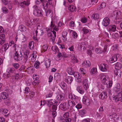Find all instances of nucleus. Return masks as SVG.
Wrapping results in <instances>:
<instances>
[{"label": "nucleus", "instance_id": "obj_1", "mask_svg": "<svg viewBox=\"0 0 122 122\" xmlns=\"http://www.w3.org/2000/svg\"><path fill=\"white\" fill-rule=\"evenodd\" d=\"M33 14L34 15L36 16H40L42 15L43 11L41 10L38 9L37 6L35 5L33 7Z\"/></svg>", "mask_w": 122, "mask_h": 122}, {"label": "nucleus", "instance_id": "obj_2", "mask_svg": "<svg viewBox=\"0 0 122 122\" xmlns=\"http://www.w3.org/2000/svg\"><path fill=\"white\" fill-rule=\"evenodd\" d=\"M101 80L104 84H107L109 80L108 77L107 75L102 74L101 77Z\"/></svg>", "mask_w": 122, "mask_h": 122}, {"label": "nucleus", "instance_id": "obj_3", "mask_svg": "<svg viewBox=\"0 0 122 122\" xmlns=\"http://www.w3.org/2000/svg\"><path fill=\"white\" fill-rule=\"evenodd\" d=\"M36 20L33 19H30L28 17L26 19L25 23L28 26L29 25H32L35 24Z\"/></svg>", "mask_w": 122, "mask_h": 122}, {"label": "nucleus", "instance_id": "obj_4", "mask_svg": "<svg viewBox=\"0 0 122 122\" xmlns=\"http://www.w3.org/2000/svg\"><path fill=\"white\" fill-rule=\"evenodd\" d=\"M59 107L62 110H66L69 108L68 103L67 102H64L61 103L59 106Z\"/></svg>", "mask_w": 122, "mask_h": 122}, {"label": "nucleus", "instance_id": "obj_5", "mask_svg": "<svg viewBox=\"0 0 122 122\" xmlns=\"http://www.w3.org/2000/svg\"><path fill=\"white\" fill-rule=\"evenodd\" d=\"M71 75H73L74 76H75V79L76 81L79 83H80L81 82L82 79L81 76L80 75L77 73H75L74 72H72L71 74L70 73Z\"/></svg>", "mask_w": 122, "mask_h": 122}, {"label": "nucleus", "instance_id": "obj_6", "mask_svg": "<svg viewBox=\"0 0 122 122\" xmlns=\"http://www.w3.org/2000/svg\"><path fill=\"white\" fill-rule=\"evenodd\" d=\"M14 59L16 61L21 60L22 59V55L21 53H20V54H18L16 52L14 56Z\"/></svg>", "mask_w": 122, "mask_h": 122}, {"label": "nucleus", "instance_id": "obj_7", "mask_svg": "<svg viewBox=\"0 0 122 122\" xmlns=\"http://www.w3.org/2000/svg\"><path fill=\"white\" fill-rule=\"evenodd\" d=\"M39 76L36 74L33 75V78L34 80V81L32 83V84L34 86H35L36 84H38L40 82V81L38 80Z\"/></svg>", "mask_w": 122, "mask_h": 122}, {"label": "nucleus", "instance_id": "obj_8", "mask_svg": "<svg viewBox=\"0 0 122 122\" xmlns=\"http://www.w3.org/2000/svg\"><path fill=\"white\" fill-rule=\"evenodd\" d=\"M82 101L83 103L87 106L90 104L89 98L85 95L83 97Z\"/></svg>", "mask_w": 122, "mask_h": 122}, {"label": "nucleus", "instance_id": "obj_9", "mask_svg": "<svg viewBox=\"0 0 122 122\" xmlns=\"http://www.w3.org/2000/svg\"><path fill=\"white\" fill-rule=\"evenodd\" d=\"M99 68L101 71L105 72L107 71L108 67L107 65L106 64L102 63L100 65Z\"/></svg>", "mask_w": 122, "mask_h": 122}, {"label": "nucleus", "instance_id": "obj_10", "mask_svg": "<svg viewBox=\"0 0 122 122\" xmlns=\"http://www.w3.org/2000/svg\"><path fill=\"white\" fill-rule=\"evenodd\" d=\"M120 86L119 83L116 84L113 88L114 92L117 94L119 93H122L120 91Z\"/></svg>", "mask_w": 122, "mask_h": 122}, {"label": "nucleus", "instance_id": "obj_11", "mask_svg": "<svg viewBox=\"0 0 122 122\" xmlns=\"http://www.w3.org/2000/svg\"><path fill=\"white\" fill-rule=\"evenodd\" d=\"M107 29L110 32H115L116 30V25H109L108 26Z\"/></svg>", "mask_w": 122, "mask_h": 122}, {"label": "nucleus", "instance_id": "obj_12", "mask_svg": "<svg viewBox=\"0 0 122 122\" xmlns=\"http://www.w3.org/2000/svg\"><path fill=\"white\" fill-rule=\"evenodd\" d=\"M117 94L114 96L113 98V100L116 102L120 101V98L122 97V93H117Z\"/></svg>", "mask_w": 122, "mask_h": 122}, {"label": "nucleus", "instance_id": "obj_13", "mask_svg": "<svg viewBox=\"0 0 122 122\" xmlns=\"http://www.w3.org/2000/svg\"><path fill=\"white\" fill-rule=\"evenodd\" d=\"M29 51L26 50L23 54V61L25 63H26L28 59L29 55Z\"/></svg>", "mask_w": 122, "mask_h": 122}, {"label": "nucleus", "instance_id": "obj_14", "mask_svg": "<svg viewBox=\"0 0 122 122\" xmlns=\"http://www.w3.org/2000/svg\"><path fill=\"white\" fill-rule=\"evenodd\" d=\"M119 55L118 54H115L110 59V62L111 63L114 62L116 61L119 58Z\"/></svg>", "mask_w": 122, "mask_h": 122}, {"label": "nucleus", "instance_id": "obj_15", "mask_svg": "<svg viewBox=\"0 0 122 122\" xmlns=\"http://www.w3.org/2000/svg\"><path fill=\"white\" fill-rule=\"evenodd\" d=\"M109 23L110 20L109 18L106 17L103 19L102 23L104 26L106 27L109 24Z\"/></svg>", "mask_w": 122, "mask_h": 122}, {"label": "nucleus", "instance_id": "obj_16", "mask_svg": "<svg viewBox=\"0 0 122 122\" xmlns=\"http://www.w3.org/2000/svg\"><path fill=\"white\" fill-rule=\"evenodd\" d=\"M4 34H2L0 36V44L1 45L4 44L6 40Z\"/></svg>", "mask_w": 122, "mask_h": 122}, {"label": "nucleus", "instance_id": "obj_17", "mask_svg": "<svg viewBox=\"0 0 122 122\" xmlns=\"http://www.w3.org/2000/svg\"><path fill=\"white\" fill-rule=\"evenodd\" d=\"M107 97V93L105 92H101L99 96V98L102 99L106 98Z\"/></svg>", "mask_w": 122, "mask_h": 122}, {"label": "nucleus", "instance_id": "obj_18", "mask_svg": "<svg viewBox=\"0 0 122 122\" xmlns=\"http://www.w3.org/2000/svg\"><path fill=\"white\" fill-rule=\"evenodd\" d=\"M88 81L86 79H85L84 80L83 84L85 89L87 90L89 88V86L88 85Z\"/></svg>", "mask_w": 122, "mask_h": 122}, {"label": "nucleus", "instance_id": "obj_19", "mask_svg": "<svg viewBox=\"0 0 122 122\" xmlns=\"http://www.w3.org/2000/svg\"><path fill=\"white\" fill-rule=\"evenodd\" d=\"M58 27V26H55V27L53 28V31H52V33L54 35V37H52L53 38L51 37V39L53 40H55L56 36V32L55 31H54V30L57 31L59 30V29L57 28Z\"/></svg>", "mask_w": 122, "mask_h": 122}, {"label": "nucleus", "instance_id": "obj_20", "mask_svg": "<svg viewBox=\"0 0 122 122\" xmlns=\"http://www.w3.org/2000/svg\"><path fill=\"white\" fill-rule=\"evenodd\" d=\"M82 65L84 67H87L91 66V63L89 61H85L82 63Z\"/></svg>", "mask_w": 122, "mask_h": 122}, {"label": "nucleus", "instance_id": "obj_21", "mask_svg": "<svg viewBox=\"0 0 122 122\" xmlns=\"http://www.w3.org/2000/svg\"><path fill=\"white\" fill-rule=\"evenodd\" d=\"M73 78L72 77L70 76H68L66 77V78L65 80V81L68 84H70L73 80Z\"/></svg>", "mask_w": 122, "mask_h": 122}, {"label": "nucleus", "instance_id": "obj_22", "mask_svg": "<svg viewBox=\"0 0 122 122\" xmlns=\"http://www.w3.org/2000/svg\"><path fill=\"white\" fill-rule=\"evenodd\" d=\"M64 94L63 93L58 95L56 97V98L59 101H62L64 99Z\"/></svg>", "mask_w": 122, "mask_h": 122}, {"label": "nucleus", "instance_id": "obj_23", "mask_svg": "<svg viewBox=\"0 0 122 122\" xmlns=\"http://www.w3.org/2000/svg\"><path fill=\"white\" fill-rule=\"evenodd\" d=\"M46 0V3H45V6H44V9H47L48 7V5H51L52 4V0Z\"/></svg>", "mask_w": 122, "mask_h": 122}, {"label": "nucleus", "instance_id": "obj_24", "mask_svg": "<svg viewBox=\"0 0 122 122\" xmlns=\"http://www.w3.org/2000/svg\"><path fill=\"white\" fill-rule=\"evenodd\" d=\"M114 74L116 76H118L120 77L121 75L122 74V72L120 70L116 69L114 71Z\"/></svg>", "mask_w": 122, "mask_h": 122}, {"label": "nucleus", "instance_id": "obj_25", "mask_svg": "<svg viewBox=\"0 0 122 122\" xmlns=\"http://www.w3.org/2000/svg\"><path fill=\"white\" fill-rule=\"evenodd\" d=\"M85 43L83 42L79 43L78 46V50L81 51L82 48H84L85 47Z\"/></svg>", "mask_w": 122, "mask_h": 122}, {"label": "nucleus", "instance_id": "obj_26", "mask_svg": "<svg viewBox=\"0 0 122 122\" xmlns=\"http://www.w3.org/2000/svg\"><path fill=\"white\" fill-rule=\"evenodd\" d=\"M60 86L63 89L65 90L67 88V86L66 84L64 82H61L60 84Z\"/></svg>", "mask_w": 122, "mask_h": 122}, {"label": "nucleus", "instance_id": "obj_27", "mask_svg": "<svg viewBox=\"0 0 122 122\" xmlns=\"http://www.w3.org/2000/svg\"><path fill=\"white\" fill-rule=\"evenodd\" d=\"M69 97L70 99L72 100L73 101L77 100L78 99V97L73 94L72 95V94L70 93L69 94Z\"/></svg>", "mask_w": 122, "mask_h": 122}, {"label": "nucleus", "instance_id": "obj_28", "mask_svg": "<svg viewBox=\"0 0 122 122\" xmlns=\"http://www.w3.org/2000/svg\"><path fill=\"white\" fill-rule=\"evenodd\" d=\"M68 10L70 11L74 12L76 11V9L75 7L73 5H70L68 7Z\"/></svg>", "mask_w": 122, "mask_h": 122}, {"label": "nucleus", "instance_id": "obj_29", "mask_svg": "<svg viewBox=\"0 0 122 122\" xmlns=\"http://www.w3.org/2000/svg\"><path fill=\"white\" fill-rule=\"evenodd\" d=\"M67 34V33L66 31H64L62 33V39L64 41H66L67 40L66 36Z\"/></svg>", "mask_w": 122, "mask_h": 122}, {"label": "nucleus", "instance_id": "obj_30", "mask_svg": "<svg viewBox=\"0 0 122 122\" xmlns=\"http://www.w3.org/2000/svg\"><path fill=\"white\" fill-rule=\"evenodd\" d=\"M122 65L121 63L117 62L115 64V68L116 69L120 70L122 67Z\"/></svg>", "mask_w": 122, "mask_h": 122}, {"label": "nucleus", "instance_id": "obj_31", "mask_svg": "<svg viewBox=\"0 0 122 122\" xmlns=\"http://www.w3.org/2000/svg\"><path fill=\"white\" fill-rule=\"evenodd\" d=\"M86 112V111L85 109H82L80 110L79 112L80 115L81 117H83L85 116V114Z\"/></svg>", "mask_w": 122, "mask_h": 122}, {"label": "nucleus", "instance_id": "obj_32", "mask_svg": "<svg viewBox=\"0 0 122 122\" xmlns=\"http://www.w3.org/2000/svg\"><path fill=\"white\" fill-rule=\"evenodd\" d=\"M51 60L49 59H48L45 61V64L46 67L50 66V64Z\"/></svg>", "mask_w": 122, "mask_h": 122}, {"label": "nucleus", "instance_id": "obj_33", "mask_svg": "<svg viewBox=\"0 0 122 122\" xmlns=\"http://www.w3.org/2000/svg\"><path fill=\"white\" fill-rule=\"evenodd\" d=\"M76 90L77 91L81 94H82L84 92V91L82 89L81 87V86L77 87V88Z\"/></svg>", "mask_w": 122, "mask_h": 122}, {"label": "nucleus", "instance_id": "obj_34", "mask_svg": "<svg viewBox=\"0 0 122 122\" xmlns=\"http://www.w3.org/2000/svg\"><path fill=\"white\" fill-rule=\"evenodd\" d=\"M52 12L51 10H47L46 12V15L49 16H52Z\"/></svg>", "mask_w": 122, "mask_h": 122}, {"label": "nucleus", "instance_id": "obj_35", "mask_svg": "<svg viewBox=\"0 0 122 122\" xmlns=\"http://www.w3.org/2000/svg\"><path fill=\"white\" fill-rule=\"evenodd\" d=\"M8 112V111L6 109L2 108L0 110V113L2 114H7Z\"/></svg>", "mask_w": 122, "mask_h": 122}, {"label": "nucleus", "instance_id": "obj_36", "mask_svg": "<svg viewBox=\"0 0 122 122\" xmlns=\"http://www.w3.org/2000/svg\"><path fill=\"white\" fill-rule=\"evenodd\" d=\"M1 96L2 99H7L8 96L5 92H2L1 94Z\"/></svg>", "mask_w": 122, "mask_h": 122}, {"label": "nucleus", "instance_id": "obj_37", "mask_svg": "<svg viewBox=\"0 0 122 122\" xmlns=\"http://www.w3.org/2000/svg\"><path fill=\"white\" fill-rule=\"evenodd\" d=\"M68 103L69 105V106H70L71 107H72L75 105L74 102L70 100L68 101Z\"/></svg>", "mask_w": 122, "mask_h": 122}, {"label": "nucleus", "instance_id": "obj_38", "mask_svg": "<svg viewBox=\"0 0 122 122\" xmlns=\"http://www.w3.org/2000/svg\"><path fill=\"white\" fill-rule=\"evenodd\" d=\"M112 36L113 38L116 39L119 37V35L118 33H115L112 34Z\"/></svg>", "mask_w": 122, "mask_h": 122}, {"label": "nucleus", "instance_id": "obj_39", "mask_svg": "<svg viewBox=\"0 0 122 122\" xmlns=\"http://www.w3.org/2000/svg\"><path fill=\"white\" fill-rule=\"evenodd\" d=\"M103 111V107H100L99 109V113H97V116L98 117L99 116L101 115V113Z\"/></svg>", "mask_w": 122, "mask_h": 122}, {"label": "nucleus", "instance_id": "obj_40", "mask_svg": "<svg viewBox=\"0 0 122 122\" xmlns=\"http://www.w3.org/2000/svg\"><path fill=\"white\" fill-rule=\"evenodd\" d=\"M52 99L48 100L47 101L46 103L47 106L49 107H51V106L53 104V103L52 102Z\"/></svg>", "mask_w": 122, "mask_h": 122}, {"label": "nucleus", "instance_id": "obj_41", "mask_svg": "<svg viewBox=\"0 0 122 122\" xmlns=\"http://www.w3.org/2000/svg\"><path fill=\"white\" fill-rule=\"evenodd\" d=\"M34 42L33 41H31L30 42L29 44V47L31 49H33L34 47Z\"/></svg>", "mask_w": 122, "mask_h": 122}, {"label": "nucleus", "instance_id": "obj_42", "mask_svg": "<svg viewBox=\"0 0 122 122\" xmlns=\"http://www.w3.org/2000/svg\"><path fill=\"white\" fill-rule=\"evenodd\" d=\"M3 13L5 14H6L8 12V11L7 9L5 7H3L2 9Z\"/></svg>", "mask_w": 122, "mask_h": 122}, {"label": "nucleus", "instance_id": "obj_43", "mask_svg": "<svg viewBox=\"0 0 122 122\" xmlns=\"http://www.w3.org/2000/svg\"><path fill=\"white\" fill-rule=\"evenodd\" d=\"M97 71V69L96 68H93L90 71V72L92 74L96 73Z\"/></svg>", "mask_w": 122, "mask_h": 122}, {"label": "nucleus", "instance_id": "obj_44", "mask_svg": "<svg viewBox=\"0 0 122 122\" xmlns=\"http://www.w3.org/2000/svg\"><path fill=\"white\" fill-rule=\"evenodd\" d=\"M99 15L97 13L93 14L92 15V17L93 19H97L99 18Z\"/></svg>", "mask_w": 122, "mask_h": 122}, {"label": "nucleus", "instance_id": "obj_45", "mask_svg": "<svg viewBox=\"0 0 122 122\" xmlns=\"http://www.w3.org/2000/svg\"><path fill=\"white\" fill-rule=\"evenodd\" d=\"M40 63L38 61H36L35 62L34 66L35 68H38L39 67Z\"/></svg>", "mask_w": 122, "mask_h": 122}, {"label": "nucleus", "instance_id": "obj_46", "mask_svg": "<svg viewBox=\"0 0 122 122\" xmlns=\"http://www.w3.org/2000/svg\"><path fill=\"white\" fill-rule=\"evenodd\" d=\"M30 4V1H23V6H28Z\"/></svg>", "mask_w": 122, "mask_h": 122}, {"label": "nucleus", "instance_id": "obj_47", "mask_svg": "<svg viewBox=\"0 0 122 122\" xmlns=\"http://www.w3.org/2000/svg\"><path fill=\"white\" fill-rule=\"evenodd\" d=\"M14 71L13 70V69L11 68H8L7 70V71L8 73H13Z\"/></svg>", "mask_w": 122, "mask_h": 122}, {"label": "nucleus", "instance_id": "obj_48", "mask_svg": "<svg viewBox=\"0 0 122 122\" xmlns=\"http://www.w3.org/2000/svg\"><path fill=\"white\" fill-rule=\"evenodd\" d=\"M80 72L81 73V74H85L86 73V71L83 68H80Z\"/></svg>", "mask_w": 122, "mask_h": 122}, {"label": "nucleus", "instance_id": "obj_49", "mask_svg": "<svg viewBox=\"0 0 122 122\" xmlns=\"http://www.w3.org/2000/svg\"><path fill=\"white\" fill-rule=\"evenodd\" d=\"M9 47V46L8 43H5L3 46L4 49L5 50H6Z\"/></svg>", "mask_w": 122, "mask_h": 122}, {"label": "nucleus", "instance_id": "obj_50", "mask_svg": "<svg viewBox=\"0 0 122 122\" xmlns=\"http://www.w3.org/2000/svg\"><path fill=\"white\" fill-rule=\"evenodd\" d=\"M91 119L90 118L84 119L82 120L81 122H90Z\"/></svg>", "mask_w": 122, "mask_h": 122}, {"label": "nucleus", "instance_id": "obj_51", "mask_svg": "<svg viewBox=\"0 0 122 122\" xmlns=\"http://www.w3.org/2000/svg\"><path fill=\"white\" fill-rule=\"evenodd\" d=\"M52 49L53 51L56 52L58 50V47L56 46H53Z\"/></svg>", "mask_w": 122, "mask_h": 122}, {"label": "nucleus", "instance_id": "obj_52", "mask_svg": "<svg viewBox=\"0 0 122 122\" xmlns=\"http://www.w3.org/2000/svg\"><path fill=\"white\" fill-rule=\"evenodd\" d=\"M7 5H8V8L9 9L11 10L12 9V4L11 3H10V2H9V3L7 4Z\"/></svg>", "mask_w": 122, "mask_h": 122}, {"label": "nucleus", "instance_id": "obj_53", "mask_svg": "<svg viewBox=\"0 0 122 122\" xmlns=\"http://www.w3.org/2000/svg\"><path fill=\"white\" fill-rule=\"evenodd\" d=\"M52 31H50L48 33H47V36L49 37H51V38L52 37L53 38V37H54V36H53L52 34Z\"/></svg>", "mask_w": 122, "mask_h": 122}, {"label": "nucleus", "instance_id": "obj_54", "mask_svg": "<svg viewBox=\"0 0 122 122\" xmlns=\"http://www.w3.org/2000/svg\"><path fill=\"white\" fill-rule=\"evenodd\" d=\"M43 34V30L40 29H39L38 30V35L41 36Z\"/></svg>", "mask_w": 122, "mask_h": 122}, {"label": "nucleus", "instance_id": "obj_55", "mask_svg": "<svg viewBox=\"0 0 122 122\" xmlns=\"http://www.w3.org/2000/svg\"><path fill=\"white\" fill-rule=\"evenodd\" d=\"M82 30L83 31L84 34H86L89 32L88 30L85 28H83Z\"/></svg>", "mask_w": 122, "mask_h": 122}, {"label": "nucleus", "instance_id": "obj_56", "mask_svg": "<svg viewBox=\"0 0 122 122\" xmlns=\"http://www.w3.org/2000/svg\"><path fill=\"white\" fill-rule=\"evenodd\" d=\"M81 21L83 23H85L87 21L86 18L85 17H83L81 20Z\"/></svg>", "mask_w": 122, "mask_h": 122}, {"label": "nucleus", "instance_id": "obj_57", "mask_svg": "<svg viewBox=\"0 0 122 122\" xmlns=\"http://www.w3.org/2000/svg\"><path fill=\"white\" fill-rule=\"evenodd\" d=\"M32 82V81L31 79H29L26 81V83L27 84L28 86H29L31 84Z\"/></svg>", "mask_w": 122, "mask_h": 122}, {"label": "nucleus", "instance_id": "obj_58", "mask_svg": "<svg viewBox=\"0 0 122 122\" xmlns=\"http://www.w3.org/2000/svg\"><path fill=\"white\" fill-rule=\"evenodd\" d=\"M63 117L65 118H66L69 117V112H66L63 115Z\"/></svg>", "mask_w": 122, "mask_h": 122}, {"label": "nucleus", "instance_id": "obj_59", "mask_svg": "<svg viewBox=\"0 0 122 122\" xmlns=\"http://www.w3.org/2000/svg\"><path fill=\"white\" fill-rule=\"evenodd\" d=\"M106 85H107V87L110 88L112 86V82L111 81L109 82V81L107 84Z\"/></svg>", "mask_w": 122, "mask_h": 122}, {"label": "nucleus", "instance_id": "obj_60", "mask_svg": "<svg viewBox=\"0 0 122 122\" xmlns=\"http://www.w3.org/2000/svg\"><path fill=\"white\" fill-rule=\"evenodd\" d=\"M82 105L80 104H78L76 106V107L78 109H81L82 107Z\"/></svg>", "mask_w": 122, "mask_h": 122}, {"label": "nucleus", "instance_id": "obj_61", "mask_svg": "<svg viewBox=\"0 0 122 122\" xmlns=\"http://www.w3.org/2000/svg\"><path fill=\"white\" fill-rule=\"evenodd\" d=\"M57 105H53L52 107V109L53 110V111H56V110L57 109Z\"/></svg>", "mask_w": 122, "mask_h": 122}, {"label": "nucleus", "instance_id": "obj_62", "mask_svg": "<svg viewBox=\"0 0 122 122\" xmlns=\"http://www.w3.org/2000/svg\"><path fill=\"white\" fill-rule=\"evenodd\" d=\"M30 89L28 87H26L25 88V90L24 91L25 92H24L25 93H27L30 91Z\"/></svg>", "mask_w": 122, "mask_h": 122}, {"label": "nucleus", "instance_id": "obj_63", "mask_svg": "<svg viewBox=\"0 0 122 122\" xmlns=\"http://www.w3.org/2000/svg\"><path fill=\"white\" fill-rule=\"evenodd\" d=\"M2 3L5 5H7L8 3L7 0H1Z\"/></svg>", "mask_w": 122, "mask_h": 122}, {"label": "nucleus", "instance_id": "obj_64", "mask_svg": "<svg viewBox=\"0 0 122 122\" xmlns=\"http://www.w3.org/2000/svg\"><path fill=\"white\" fill-rule=\"evenodd\" d=\"M52 114L53 116V118H54L57 115L56 111H53Z\"/></svg>", "mask_w": 122, "mask_h": 122}]
</instances>
